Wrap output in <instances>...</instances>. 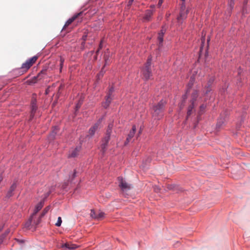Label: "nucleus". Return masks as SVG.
I'll return each mask as SVG.
<instances>
[{"mask_svg":"<svg viewBox=\"0 0 250 250\" xmlns=\"http://www.w3.org/2000/svg\"><path fill=\"white\" fill-rule=\"evenodd\" d=\"M17 187V185L15 182H14L10 187L9 190L8 191L6 194V197L10 198L14 194L13 192L15 191Z\"/></svg>","mask_w":250,"mask_h":250,"instance_id":"obj_13","label":"nucleus"},{"mask_svg":"<svg viewBox=\"0 0 250 250\" xmlns=\"http://www.w3.org/2000/svg\"><path fill=\"white\" fill-rule=\"evenodd\" d=\"M3 180V177L2 175H0V183Z\"/></svg>","mask_w":250,"mask_h":250,"instance_id":"obj_42","label":"nucleus"},{"mask_svg":"<svg viewBox=\"0 0 250 250\" xmlns=\"http://www.w3.org/2000/svg\"><path fill=\"white\" fill-rule=\"evenodd\" d=\"M76 176V172L74 171L73 174V178H74Z\"/></svg>","mask_w":250,"mask_h":250,"instance_id":"obj_43","label":"nucleus"},{"mask_svg":"<svg viewBox=\"0 0 250 250\" xmlns=\"http://www.w3.org/2000/svg\"><path fill=\"white\" fill-rule=\"evenodd\" d=\"M63 62H64V59L61 57L60 58V70L61 71V69H62V67Z\"/></svg>","mask_w":250,"mask_h":250,"instance_id":"obj_35","label":"nucleus"},{"mask_svg":"<svg viewBox=\"0 0 250 250\" xmlns=\"http://www.w3.org/2000/svg\"><path fill=\"white\" fill-rule=\"evenodd\" d=\"M103 40H102L100 42V43L99 44V48H98V49L96 51V54L97 55L100 51V50L101 49H102V43H103Z\"/></svg>","mask_w":250,"mask_h":250,"instance_id":"obj_34","label":"nucleus"},{"mask_svg":"<svg viewBox=\"0 0 250 250\" xmlns=\"http://www.w3.org/2000/svg\"><path fill=\"white\" fill-rule=\"evenodd\" d=\"M37 59V56H33L27 60L24 63H22L21 67V69L22 70V72H26L36 62Z\"/></svg>","mask_w":250,"mask_h":250,"instance_id":"obj_4","label":"nucleus"},{"mask_svg":"<svg viewBox=\"0 0 250 250\" xmlns=\"http://www.w3.org/2000/svg\"><path fill=\"white\" fill-rule=\"evenodd\" d=\"M166 30V29L163 27L158 34V39L159 41V45H160L163 42V36L165 33Z\"/></svg>","mask_w":250,"mask_h":250,"instance_id":"obj_17","label":"nucleus"},{"mask_svg":"<svg viewBox=\"0 0 250 250\" xmlns=\"http://www.w3.org/2000/svg\"><path fill=\"white\" fill-rule=\"evenodd\" d=\"M209 40L208 39V41H207L208 43L209 42Z\"/></svg>","mask_w":250,"mask_h":250,"instance_id":"obj_48","label":"nucleus"},{"mask_svg":"<svg viewBox=\"0 0 250 250\" xmlns=\"http://www.w3.org/2000/svg\"><path fill=\"white\" fill-rule=\"evenodd\" d=\"M45 71H41L37 76H35L30 80L31 83H36L38 80H41L43 78L45 75Z\"/></svg>","mask_w":250,"mask_h":250,"instance_id":"obj_10","label":"nucleus"},{"mask_svg":"<svg viewBox=\"0 0 250 250\" xmlns=\"http://www.w3.org/2000/svg\"><path fill=\"white\" fill-rule=\"evenodd\" d=\"M111 100H112V97L107 96L106 97L105 101L102 104L104 108H107L108 107V106L109 105Z\"/></svg>","mask_w":250,"mask_h":250,"instance_id":"obj_20","label":"nucleus"},{"mask_svg":"<svg viewBox=\"0 0 250 250\" xmlns=\"http://www.w3.org/2000/svg\"><path fill=\"white\" fill-rule=\"evenodd\" d=\"M110 57V52L109 49H107L104 52V66L107 65L109 63V59Z\"/></svg>","mask_w":250,"mask_h":250,"instance_id":"obj_15","label":"nucleus"},{"mask_svg":"<svg viewBox=\"0 0 250 250\" xmlns=\"http://www.w3.org/2000/svg\"><path fill=\"white\" fill-rule=\"evenodd\" d=\"M33 217H32V215L31 216V217L29 218V219L28 220V221H27L25 225H24V227L25 228L28 229H29L30 228V226L31 225V224L32 223H33Z\"/></svg>","mask_w":250,"mask_h":250,"instance_id":"obj_23","label":"nucleus"},{"mask_svg":"<svg viewBox=\"0 0 250 250\" xmlns=\"http://www.w3.org/2000/svg\"><path fill=\"white\" fill-rule=\"evenodd\" d=\"M114 91V88L113 87H111L109 88V91H108V94H107V96H110V97H111L112 96V94L113 93V92Z\"/></svg>","mask_w":250,"mask_h":250,"instance_id":"obj_31","label":"nucleus"},{"mask_svg":"<svg viewBox=\"0 0 250 250\" xmlns=\"http://www.w3.org/2000/svg\"><path fill=\"white\" fill-rule=\"evenodd\" d=\"M118 181L119 186L123 192L127 191L132 188V185L126 182L122 177H118Z\"/></svg>","mask_w":250,"mask_h":250,"instance_id":"obj_5","label":"nucleus"},{"mask_svg":"<svg viewBox=\"0 0 250 250\" xmlns=\"http://www.w3.org/2000/svg\"><path fill=\"white\" fill-rule=\"evenodd\" d=\"M191 114V110H188L187 112V116H189Z\"/></svg>","mask_w":250,"mask_h":250,"instance_id":"obj_39","label":"nucleus"},{"mask_svg":"<svg viewBox=\"0 0 250 250\" xmlns=\"http://www.w3.org/2000/svg\"><path fill=\"white\" fill-rule=\"evenodd\" d=\"M152 15V11L150 10H147L146 11V13L145 14V15L144 18L146 21H148L150 20Z\"/></svg>","mask_w":250,"mask_h":250,"instance_id":"obj_22","label":"nucleus"},{"mask_svg":"<svg viewBox=\"0 0 250 250\" xmlns=\"http://www.w3.org/2000/svg\"><path fill=\"white\" fill-rule=\"evenodd\" d=\"M104 213L103 212L98 211L96 212L95 210L91 209L90 216L93 218L101 220L104 217Z\"/></svg>","mask_w":250,"mask_h":250,"instance_id":"obj_7","label":"nucleus"},{"mask_svg":"<svg viewBox=\"0 0 250 250\" xmlns=\"http://www.w3.org/2000/svg\"><path fill=\"white\" fill-rule=\"evenodd\" d=\"M50 208V206L46 207L42 211V214L41 215V217H42L43 216H44L45 215V214L49 211Z\"/></svg>","mask_w":250,"mask_h":250,"instance_id":"obj_26","label":"nucleus"},{"mask_svg":"<svg viewBox=\"0 0 250 250\" xmlns=\"http://www.w3.org/2000/svg\"><path fill=\"white\" fill-rule=\"evenodd\" d=\"M113 124H110L106 131V133L102 140L101 144V148L103 152H104L106 149L108 142L110 139V135L112 132V129L113 127Z\"/></svg>","mask_w":250,"mask_h":250,"instance_id":"obj_3","label":"nucleus"},{"mask_svg":"<svg viewBox=\"0 0 250 250\" xmlns=\"http://www.w3.org/2000/svg\"><path fill=\"white\" fill-rule=\"evenodd\" d=\"M244 3H245V4H246L247 3V1L245 0Z\"/></svg>","mask_w":250,"mask_h":250,"instance_id":"obj_46","label":"nucleus"},{"mask_svg":"<svg viewBox=\"0 0 250 250\" xmlns=\"http://www.w3.org/2000/svg\"><path fill=\"white\" fill-rule=\"evenodd\" d=\"M104 66H105L104 65V66L103 67V68H102V69L101 71L99 72V74H98V75H97V79H100L101 77H102L104 76V73H105V71L104 70Z\"/></svg>","mask_w":250,"mask_h":250,"instance_id":"obj_27","label":"nucleus"},{"mask_svg":"<svg viewBox=\"0 0 250 250\" xmlns=\"http://www.w3.org/2000/svg\"><path fill=\"white\" fill-rule=\"evenodd\" d=\"M58 130H59V128L57 126H54L53 128L52 132L49 136V139L50 140H53L55 136L58 132Z\"/></svg>","mask_w":250,"mask_h":250,"instance_id":"obj_21","label":"nucleus"},{"mask_svg":"<svg viewBox=\"0 0 250 250\" xmlns=\"http://www.w3.org/2000/svg\"><path fill=\"white\" fill-rule=\"evenodd\" d=\"M43 203L42 202H40L39 204H38L36 207L35 209L34 210V212L32 214V217L35 216V215L38 213V212L41 209V208L43 207Z\"/></svg>","mask_w":250,"mask_h":250,"instance_id":"obj_19","label":"nucleus"},{"mask_svg":"<svg viewBox=\"0 0 250 250\" xmlns=\"http://www.w3.org/2000/svg\"><path fill=\"white\" fill-rule=\"evenodd\" d=\"M194 106V104H191V105H190V106H189L188 108V110H191L192 111V109L193 108V107Z\"/></svg>","mask_w":250,"mask_h":250,"instance_id":"obj_40","label":"nucleus"},{"mask_svg":"<svg viewBox=\"0 0 250 250\" xmlns=\"http://www.w3.org/2000/svg\"><path fill=\"white\" fill-rule=\"evenodd\" d=\"M77 247V246L75 244L71 243L62 244L60 246V248L62 249V250H73L76 249Z\"/></svg>","mask_w":250,"mask_h":250,"instance_id":"obj_8","label":"nucleus"},{"mask_svg":"<svg viewBox=\"0 0 250 250\" xmlns=\"http://www.w3.org/2000/svg\"><path fill=\"white\" fill-rule=\"evenodd\" d=\"M234 4V0H230V1L229 2V5L230 10H231L232 9V8L233 7Z\"/></svg>","mask_w":250,"mask_h":250,"instance_id":"obj_32","label":"nucleus"},{"mask_svg":"<svg viewBox=\"0 0 250 250\" xmlns=\"http://www.w3.org/2000/svg\"><path fill=\"white\" fill-rule=\"evenodd\" d=\"M62 222V218L61 217H59L58 218L57 222L55 224V225L57 227H60L61 225Z\"/></svg>","mask_w":250,"mask_h":250,"instance_id":"obj_30","label":"nucleus"},{"mask_svg":"<svg viewBox=\"0 0 250 250\" xmlns=\"http://www.w3.org/2000/svg\"><path fill=\"white\" fill-rule=\"evenodd\" d=\"M161 0H160V1H161Z\"/></svg>","mask_w":250,"mask_h":250,"instance_id":"obj_49","label":"nucleus"},{"mask_svg":"<svg viewBox=\"0 0 250 250\" xmlns=\"http://www.w3.org/2000/svg\"><path fill=\"white\" fill-rule=\"evenodd\" d=\"M162 2H163V0H161L160 1V0H159V3H158V4H159V5H161V4L162 3Z\"/></svg>","mask_w":250,"mask_h":250,"instance_id":"obj_44","label":"nucleus"},{"mask_svg":"<svg viewBox=\"0 0 250 250\" xmlns=\"http://www.w3.org/2000/svg\"><path fill=\"white\" fill-rule=\"evenodd\" d=\"M42 217H41V216L38 218L37 220H35L34 217H33V224L35 225H38L40 222H41V219Z\"/></svg>","mask_w":250,"mask_h":250,"instance_id":"obj_28","label":"nucleus"},{"mask_svg":"<svg viewBox=\"0 0 250 250\" xmlns=\"http://www.w3.org/2000/svg\"><path fill=\"white\" fill-rule=\"evenodd\" d=\"M225 118H220L218 120L217 123L216 124V129L218 131L223 126L225 123Z\"/></svg>","mask_w":250,"mask_h":250,"instance_id":"obj_18","label":"nucleus"},{"mask_svg":"<svg viewBox=\"0 0 250 250\" xmlns=\"http://www.w3.org/2000/svg\"><path fill=\"white\" fill-rule=\"evenodd\" d=\"M201 46H200V54H199V57L201 58V52H202V50L203 49V40L202 39V38H201Z\"/></svg>","mask_w":250,"mask_h":250,"instance_id":"obj_33","label":"nucleus"},{"mask_svg":"<svg viewBox=\"0 0 250 250\" xmlns=\"http://www.w3.org/2000/svg\"><path fill=\"white\" fill-rule=\"evenodd\" d=\"M31 116L33 117L34 114L37 108V106L36 105V100L34 97L32 98L31 101Z\"/></svg>","mask_w":250,"mask_h":250,"instance_id":"obj_14","label":"nucleus"},{"mask_svg":"<svg viewBox=\"0 0 250 250\" xmlns=\"http://www.w3.org/2000/svg\"><path fill=\"white\" fill-rule=\"evenodd\" d=\"M184 1L185 0H182V3L181 4L180 15L177 18V20L179 22H181V20L186 19L188 14V10H186Z\"/></svg>","mask_w":250,"mask_h":250,"instance_id":"obj_6","label":"nucleus"},{"mask_svg":"<svg viewBox=\"0 0 250 250\" xmlns=\"http://www.w3.org/2000/svg\"><path fill=\"white\" fill-rule=\"evenodd\" d=\"M80 150H81L80 146L77 147L75 149H72L70 152L69 157H76L78 155V153L80 152Z\"/></svg>","mask_w":250,"mask_h":250,"instance_id":"obj_16","label":"nucleus"},{"mask_svg":"<svg viewBox=\"0 0 250 250\" xmlns=\"http://www.w3.org/2000/svg\"><path fill=\"white\" fill-rule=\"evenodd\" d=\"M141 131H141V130L140 129V131H139V135L140 134H141Z\"/></svg>","mask_w":250,"mask_h":250,"instance_id":"obj_45","label":"nucleus"},{"mask_svg":"<svg viewBox=\"0 0 250 250\" xmlns=\"http://www.w3.org/2000/svg\"><path fill=\"white\" fill-rule=\"evenodd\" d=\"M101 119H99V120L94 124V125L91 127L89 130V133L90 136H93L94 134L95 131L98 129L99 128V126L100 125V124L101 122Z\"/></svg>","mask_w":250,"mask_h":250,"instance_id":"obj_11","label":"nucleus"},{"mask_svg":"<svg viewBox=\"0 0 250 250\" xmlns=\"http://www.w3.org/2000/svg\"><path fill=\"white\" fill-rule=\"evenodd\" d=\"M82 103V101H80L79 102V103L77 104L76 106L77 109H78L80 107Z\"/></svg>","mask_w":250,"mask_h":250,"instance_id":"obj_37","label":"nucleus"},{"mask_svg":"<svg viewBox=\"0 0 250 250\" xmlns=\"http://www.w3.org/2000/svg\"><path fill=\"white\" fill-rule=\"evenodd\" d=\"M165 105V102L161 100L153 107V117L155 119L159 120L163 115V113Z\"/></svg>","mask_w":250,"mask_h":250,"instance_id":"obj_2","label":"nucleus"},{"mask_svg":"<svg viewBox=\"0 0 250 250\" xmlns=\"http://www.w3.org/2000/svg\"><path fill=\"white\" fill-rule=\"evenodd\" d=\"M82 103V101H80L79 102V103L77 104L76 106L77 109H78L80 107Z\"/></svg>","mask_w":250,"mask_h":250,"instance_id":"obj_36","label":"nucleus"},{"mask_svg":"<svg viewBox=\"0 0 250 250\" xmlns=\"http://www.w3.org/2000/svg\"><path fill=\"white\" fill-rule=\"evenodd\" d=\"M198 92L197 91H194L193 92V93H192V104H194V101L195 100L196 98L198 97Z\"/></svg>","mask_w":250,"mask_h":250,"instance_id":"obj_24","label":"nucleus"},{"mask_svg":"<svg viewBox=\"0 0 250 250\" xmlns=\"http://www.w3.org/2000/svg\"><path fill=\"white\" fill-rule=\"evenodd\" d=\"M2 241L0 239V243H1Z\"/></svg>","mask_w":250,"mask_h":250,"instance_id":"obj_47","label":"nucleus"},{"mask_svg":"<svg viewBox=\"0 0 250 250\" xmlns=\"http://www.w3.org/2000/svg\"><path fill=\"white\" fill-rule=\"evenodd\" d=\"M214 80V77H212L208 80V86L207 87V89H208L207 91L209 92L211 90V89L209 88L208 87L213 83Z\"/></svg>","mask_w":250,"mask_h":250,"instance_id":"obj_25","label":"nucleus"},{"mask_svg":"<svg viewBox=\"0 0 250 250\" xmlns=\"http://www.w3.org/2000/svg\"><path fill=\"white\" fill-rule=\"evenodd\" d=\"M136 130L135 125H133L132 128V130L130 131L126 138V141L125 142V145H127L130 141V140L134 137Z\"/></svg>","mask_w":250,"mask_h":250,"instance_id":"obj_12","label":"nucleus"},{"mask_svg":"<svg viewBox=\"0 0 250 250\" xmlns=\"http://www.w3.org/2000/svg\"><path fill=\"white\" fill-rule=\"evenodd\" d=\"M16 240L19 243H23V240H20L19 239H16Z\"/></svg>","mask_w":250,"mask_h":250,"instance_id":"obj_41","label":"nucleus"},{"mask_svg":"<svg viewBox=\"0 0 250 250\" xmlns=\"http://www.w3.org/2000/svg\"><path fill=\"white\" fill-rule=\"evenodd\" d=\"M188 92V91L187 92ZM187 93H186L184 95H183V102H182V103L180 105V107L181 108H182L183 107V106H184V104H183V103L185 102V100L187 99Z\"/></svg>","mask_w":250,"mask_h":250,"instance_id":"obj_29","label":"nucleus"},{"mask_svg":"<svg viewBox=\"0 0 250 250\" xmlns=\"http://www.w3.org/2000/svg\"><path fill=\"white\" fill-rule=\"evenodd\" d=\"M83 14V12H80L75 15H74L71 18L69 19L65 23L63 29H64L66 27L68 26L70 24L72 23L77 18L81 16Z\"/></svg>","mask_w":250,"mask_h":250,"instance_id":"obj_9","label":"nucleus"},{"mask_svg":"<svg viewBox=\"0 0 250 250\" xmlns=\"http://www.w3.org/2000/svg\"><path fill=\"white\" fill-rule=\"evenodd\" d=\"M151 62L152 57H148L146 63L145 64V66L142 70L143 78L146 80L149 79L152 76V72L151 69Z\"/></svg>","mask_w":250,"mask_h":250,"instance_id":"obj_1","label":"nucleus"},{"mask_svg":"<svg viewBox=\"0 0 250 250\" xmlns=\"http://www.w3.org/2000/svg\"><path fill=\"white\" fill-rule=\"evenodd\" d=\"M133 1L134 0H129L128 3V6H130L132 4Z\"/></svg>","mask_w":250,"mask_h":250,"instance_id":"obj_38","label":"nucleus"}]
</instances>
